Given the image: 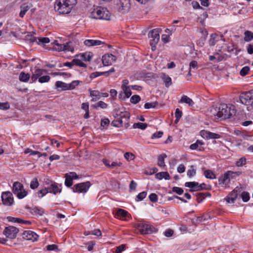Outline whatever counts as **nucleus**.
<instances>
[{"mask_svg":"<svg viewBox=\"0 0 253 253\" xmlns=\"http://www.w3.org/2000/svg\"><path fill=\"white\" fill-rule=\"evenodd\" d=\"M88 91L90 92V95L92 97H95L97 99L101 98V92L98 90H92L91 89H89Z\"/></svg>","mask_w":253,"mask_h":253,"instance_id":"obj_37","label":"nucleus"},{"mask_svg":"<svg viewBox=\"0 0 253 253\" xmlns=\"http://www.w3.org/2000/svg\"><path fill=\"white\" fill-rule=\"evenodd\" d=\"M111 125L115 127H121L123 126V120L119 117L112 122Z\"/></svg>","mask_w":253,"mask_h":253,"instance_id":"obj_31","label":"nucleus"},{"mask_svg":"<svg viewBox=\"0 0 253 253\" xmlns=\"http://www.w3.org/2000/svg\"><path fill=\"white\" fill-rule=\"evenodd\" d=\"M8 221L9 222H17L24 224H31V222L28 220H24L21 218L13 217L12 216H8L7 217Z\"/></svg>","mask_w":253,"mask_h":253,"instance_id":"obj_19","label":"nucleus"},{"mask_svg":"<svg viewBox=\"0 0 253 253\" xmlns=\"http://www.w3.org/2000/svg\"><path fill=\"white\" fill-rule=\"evenodd\" d=\"M219 40L218 35L216 34H212L211 36V38L209 41V44L211 46H213L215 45L216 42Z\"/></svg>","mask_w":253,"mask_h":253,"instance_id":"obj_28","label":"nucleus"},{"mask_svg":"<svg viewBox=\"0 0 253 253\" xmlns=\"http://www.w3.org/2000/svg\"><path fill=\"white\" fill-rule=\"evenodd\" d=\"M241 198L244 202H247L250 200V194L248 192L244 191L241 194Z\"/></svg>","mask_w":253,"mask_h":253,"instance_id":"obj_44","label":"nucleus"},{"mask_svg":"<svg viewBox=\"0 0 253 253\" xmlns=\"http://www.w3.org/2000/svg\"><path fill=\"white\" fill-rule=\"evenodd\" d=\"M219 109L220 111L218 114V118H222L223 119L230 118L235 115L236 110L235 107L232 105H229V106L227 104H220L219 106Z\"/></svg>","mask_w":253,"mask_h":253,"instance_id":"obj_3","label":"nucleus"},{"mask_svg":"<svg viewBox=\"0 0 253 253\" xmlns=\"http://www.w3.org/2000/svg\"><path fill=\"white\" fill-rule=\"evenodd\" d=\"M247 50L249 54H253V44H249L247 46Z\"/></svg>","mask_w":253,"mask_h":253,"instance_id":"obj_64","label":"nucleus"},{"mask_svg":"<svg viewBox=\"0 0 253 253\" xmlns=\"http://www.w3.org/2000/svg\"><path fill=\"white\" fill-rule=\"evenodd\" d=\"M162 79L165 83V85L167 87H169L172 84L171 78L166 74H163Z\"/></svg>","mask_w":253,"mask_h":253,"instance_id":"obj_29","label":"nucleus"},{"mask_svg":"<svg viewBox=\"0 0 253 253\" xmlns=\"http://www.w3.org/2000/svg\"><path fill=\"white\" fill-rule=\"evenodd\" d=\"M50 79V77L48 75L43 76L39 78V82L40 83H44L48 82Z\"/></svg>","mask_w":253,"mask_h":253,"instance_id":"obj_47","label":"nucleus"},{"mask_svg":"<svg viewBox=\"0 0 253 253\" xmlns=\"http://www.w3.org/2000/svg\"><path fill=\"white\" fill-rule=\"evenodd\" d=\"M179 103H185L188 104L190 106H193L194 104V101L186 95H183Z\"/></svg>","mask_w":253,"mask_h":253,"instance_id":"obj_22","label":"nucleus"},{"mask_svg":"<svg viewBox=\"0 0 253 253\" xmlns=\"http://www.w3.org/2000/svg\"><path fill=\"white\" fill-rule=\"evenodd\" d=\"M136 228L141 234H150L158 231V229L154 226L145 223L137 224Z\"/></svg>","mask_w":253,"mask_h":253,"instance_id":"obj_5","label":"nucleus"},{"mask_svg":"<svg viewBox=\"0 0 253 253\" xmlns=\"http://www.w3.org/2000/svg\"><path fill=\"white\" fill-rule=\"evenodd\" d=\"M39 185V183L37 178L33 179L30 183V188L32 189L37 188Z\"/></svg>","mask_w":253,"mask_h":253,"instance_id":"obj_45","label":"nucleus"},{"mask_svg":"<svg viewBox=\"0 0 253 253\" xmlns=\"http://www.w3.org/2000/svg\"><path fill=\"white\" fill-rule=\"evenodd\" d=\"M115 217L120 219L126 220L127 218H129V214L128 212L122 209H118L117 211Z\"/></svg>","mask_w":253,"mask_h":253,"instance_id":"obj_16","label":"nucleus"},{"mask_svg":"<svg viewBox=\"0 0 253 253\" xmlns=\"http://www.w3.org/2000/svg\"><path fill=\"white\" fill-rule=\"evenodd\" d=\"M253 39V33L249 31L245 32L244 40L246 42H250Z\"/></svg>","mask_w":253,"mask_h":253,"instance_id":"obj_35","label":"nucleus"},{"mask_svg":"<svg viewBox=\"0 0 253 253\" xmlns=\"http://www.w3.org/2000/svg\"><path fill=\"white\" fill-rule=\"evenodd\" d=\"M80 82L78 80H75L72 82L70 84H68V87L69 90H72L76 88L77 86Z\"/></svg>","mask_w":253,"mask_h":253,"instance_id":"obj_42","label":"nucleus"},{"mask_svg":"<svg viewBox=\"0 0 253 253\" xmlns=\"http://www.w3.org/2000/svg\"><path fill=\"white\" fill-rule=\"evenodd\" d=\"M140 100V97L137 95H133L130 99V101L131 103L136 104Z\"/></svg>","mask_w":253,"mask_h":253,"instance_id":"obj_49","label":"nucleus"},{"mask_svg":"<svg viewBox=\"0 0 253 253\" xmlns=\"http://www.w3.org/2000/svg\"><path fill=\"white\" fill-rule=\"evenodd\" d=\"M211 112L213 116L218 117V114L220 113L219 106H212L211 108Z\"/></svg>","mask_w":253,"mask_h":253,"instance_id":"obj_38","label":"nucleus"},{"mask_svg":"<svg viewBox=\"0 0 253 253\" xmlns=\"http://www.w3.org/2000/svg\"><path fill=\"white\" fill-rule=\"evenodd\" d=\"M147 195V192L146 191H143L139 193L136 198V201H140L143 200Z\"/></svg>","mask_w":253,"mask_h":253,"instance_id":"obj_46","label":"nucleus"},{"mask_svg":"<svg viewBox=\"0 0 253 253\" xmlns=\"http://www.w3.org/2000/svg\"><path fill=\"white\" fill-rule=\"evenodd\" d=\"M116 57L112 54H106L102 57V63L104 66H109L116 60Z\"/></svg>","mask_w":253,"mask_h":253,"instance_id":"obj_13","label":"nucleus"},{"mask_svg":"<svg viewBox=\"0 0 253 253\" xmlns=\"http://www.w3.org/2000/svg\"><path fill=\"white\" fill-rule=\"evenodd\" d=\"M12 192L17 197L21 199L26 197L28 192L24 189L23 185L18 181L14 182L12 186Z\"/></svg>","mask_w":253,"mask_h":253,"instance_id":"obj_4","label":"nucleus"},{"mask_svg":"<svg viewBox=\"0 0 253 253\" xmlns=\"http://www.w3.org/2000/svg\"><path fill=\"white\" fill-rule=\"evenodd\" d=\"M253 97V89L249 91L243 92L239 97L240 102L245 105L251 104L252 106V100Z\"/></svg>","mask_w":253,"mask_h":253,"instance_id":"obj_6","label":"nucleus"},{"mask_svg":"<svg viewBox=\"0 0 253 253\" xmlns=\"http://www.w3.org/2000/svg\"><path fill=\"white\" fill-rule=\"evenodd\" d=\"M242 187L238 186L236 187L230 193L229 195L225 198V200L227 203H234V201L237 198L238 194L242 191Z\"/></svg>","mask_w":253,"mask_h":253,"instance_id":"obj_11","label":"nucleus"},{"mask_svg":"<svg viewBox=\"0 0 253 253\" xmlns=\"http://www.w3.org/2000/svg\"><path fill=\"white\" fill-rule=\"evenodd\" d=\"M250 68L249 66H245L241 70L240 74L241 76H245L248 74Z\"/></svg>","mask_w":253,"mask_h":253,"instance_id":"obj_43","label":"nucleus"},{"mask_svg":"<svg viewBox=\"0 0 253 253\" xmlns=\"http://www.w3.org/2000/svg\"><path fill=\"white\" fill-rule=\"evenodd\" d=\"M246 164V159L245 158L242 157L240 158L236 162V166L237 167H242Z\"/></svg>","mask_w":253,"mask_h":253,"instance_id":"obj_53","label":"nucleus"},{"mask_svg":"<svg viewBox=\"0 0 253 253\" xmlns=\"http://www.w3.org/2000/svg\"><path fill=\"white\" fill-rule=\"evenodd\" d=\"M111 13L106 8L97 6L90 12L89 17L96 19L110 20Z\"/></svg>","mask_w":253,"mask_h":253,"instance_id":"obj_2","label":"nucleus"},{"mask_svg":"<svg viewBox=\"0 0 253 253\" xmlns=\"http://www.w3.org/2000/svg\"><path fill=\"white\" fill-rule=\"evenodd\" d=\"M158 171V169L156 168L152 169H149L145 170V173L146 175H152L155 173H156Z\"/></svg>","mask_w":253,"mask_h":253,"instance_id":"obj_56","label":"nucleus"},{"mask_svg":"<svg viewBox=\"0 0 253 253\" xmlns=\"http://www.w3.org/2000/svg\"><path fill=\"white\" fill-rule=\"evenodd\" d=\"M187 174L189 177H191L195 175L196 170L194 169L193 166L190 167V169L188 170Z\"/></svg>","mask_w":253,"mask_h":253,"instance_id":"obj_50","label":"nucleus"},{"mask_svg":"<svg viewBox=\"0 0 253 253\" xmlns=\"http://www.w3.org/2000/svg\"><path fill=\"white\" fill-rule=\"evenodd\" d=\"M50 42L48 38H40L38 39V42H37V43L41 45H45L46 43H49Z\"/></svg>","mask_w":253,"mask_h":253,"instance_id":"obj_34","label":"nucleus"},{"mask_svg":"<svg viewBox=\"0 0 253 253\" xmlns=\"http://www.w3.org/2000/svg\"><path fill=\"white\" fill-rule=\"evenodd\" d=\"M61 185H59L58 187L57 183L55 182H51V184L47 187L48 193H52L56 195L57 193L61 192Z\"/></svg>","mask_w":253,"mask_h":253,"instance_id":"obj_15","label":"nucleus"},{"mask_svg":"<svg viewBox=\"0 0 253 253\" xmlns=\"http://www.w3.org/2000/svg\"><path fill=\"white\" fill-rule=\"evenodd\" d=\"M158 104L157 102L146 103L144 105V108L146 109H150L151 108H155Z\"/></svg>","mask_w":253,"mask_h":253,"instance_id":"obj_48","label":"nucleus"},{"mask_svg":"<svg viewBox=\"0 0 253 253\" xmlns=\"http://www.w3.org/2000/svg\"><path fill=\"white\" fill-rule=\"evenodd\" d=\"M204 175L207 178L211 179L216 178L215 174L210 169L206 170L204 171Z\"/></svg>","mask_w":253,"mask_h":253,"instance_id":"obj_30","label":"nucleus"},{"mask_svg":"<svg viewBox=\"0 0 253 253\" xmlns=\"http://www.w3.org/2000/svg\"><path fill=\"white\" fill-rule=\"evenodd\" d=\"M149 200L153 202H157L158 201V196L155 193H152L149 196Z\"/></svg>","mask_w":253,"mask_h":253,"instance_id":"obj_61","label":"nucleus"},{"mask_svg":"<svg viewBox=\"0 0 253 253\" xmlns=\"http://www.w3.org/2000/svg\"><path fill=\"white\" fill-rule=\"evenodd\" d=\"M120 118H121L122 120L123 119H125L127 121L130 118V114L127 111L125 112H120L119 113Z\"/></svg>","mask_w":253,"mask_h":253,"instance_id":"obj_39","label":"nucleus"},{"mask_svg":"<svg viewBox=\"0 0 253 253\" xmlns=\"http://www.w3.org/2000/svg\"><path fill=\"white\" fill-rule=\"evenodd\" d=\"M31 6H29L27 3H24L20 6V12L19 13V16L21 18H23L25 15L26 13L29 10Z\"/></svg>","mask_w":253,"mask_h":253,"instance_id":"obj_20","label":"nucleus"},{"mask_svg":"<svg viewBox=\"0 0 253 253\" xmlns=\"http://www.w3.org/2000/svg\"><path fill=\"white\" fill-rule=\"evenodd\" d=\"M147 126V124L146 123H134L133 125V127L134 128H139L142 130L145 129Z\"/></svg>","mask_w":253,"mask_h":253,"instance_id":"obj_36","label":"nucleus"},{"mask_svg":"<svg viewBox=\"0 0 253 253\" xmlns=\"http://www.w3.org/2000/svg\"><path fill=\"white\" fill-rule=\"evenodd\" d=\"M172 191L179 195L182 194L184 192L183 190L181 188L178 187H173L172 189Z\"/></svg>","mask_w":253,"mask_h":253,"instance_id":"obj_57","label":"nucleus"},{"mask_svg":"<svg viewBox=\"0 0 253 253\" xmlns=\"http://www.w3.org/2000/svg\"><path fill=\"white\" fill-rule=\"evenodd\" d=\"M51 75L53 76H65L67 77H71V76L70 73L65 72H54L51 73Z\"/></svg>","mask_w":253,"mask_h":253,"instance_id":"obj_59","label":"nucleus"},{"mask_svg":"<svg viewBox=\"0 0 253 253\" xmlns=\"http://www.w3.org/2000/svg\"><path fill=\"white\" fill-rule=\"evenodd\" d=\"M104 74H105L104 73V72H95L92 73L90 75L89 77L90 79H92L95 78L98 76H100L101 75H104Z\"/></svg>","mask_w":253,"mask_h":253,"instance_id":"obj_55","label":"nucleus"},{"mask_svg":"<svg viewBox=\"0 0 253 253\" xmlns=\"http://www.w3.org/2000/svg\"><path fill=\"white\" fill-rule=\"evenodd\" d=\"M229 173V172L226 171L223 175L219 176L218 178L219 184H222L225 186L228 185L230 181L228 176Z\"/></svg>","mask_w":253,"mask_h":253,"instance_id":"obj_17","label":"nucleus"},{"mask_svg":"<svg viewBox=\"0 0 253 253\" xmlns=\"http://www.w3.org/2000/svg\"><path fill=\"white\" fill-rule=\"evenodd\" d=\"M63 47H64L65 51L73 52L74 50V48L71 45V42H66Z\"/></svg>","mask_w":253,"mask_h":253,"instance_id":"obj_41","label":"nucleus"},{"mask_svg":"<svg viewBox=\"0 0 253 253\" xmlns=\"http://www.w3.org/2000/svg\"><path fill=\"white\" fill-rule=\"evenodd\" d=\"M196 196H197L196 200L199 203L202 202L205 199L204 194L203 193H197L196 194Z\"/></svg>","mask_w":253,"mask_h":253,"instance_id":"obj_52","label":"nucleus"},{"mask_svg":"<svg viewBox=\"0 0 253 253\" xmlns=\"http://www.w3.org/2000/svg\"><path fill=\"white\" fill-rule=\"evenodd\" d=\"M10 108V105L8 102H0V110H6Z\"/></svg>","mask_w":253,"mask_h":253,"instance_id":"obj_51","label":"nucleus"},{"mask_svg":"<svg viewBox=\"0 0 253 253\" xmlns=\"http://www.w3.org/2000/svg\"><path fill=\"white\" fill-rule=\"evenodd\" d=\"M65 185L68 187H70L73 185L72 178H71L67 174H65Z\"/></svg>","mask_w":253,"mask_h":253,"instance_id":"obj_40","label":"nucleus"},{"mask_svg":"<svg viewBox=\"0 0 253 253\" xmlns=\"http://www.w3.org/2000/svg\"><path fill=\"white\" fill-rule=\"evenodd\" d=\"M126 248V245L122 244L117 247L116 250V253H120L123 252Z\"/></svg>","mask_w":253,"mask_h":253,"instance_id":"obj_63","label":"nucleus"},{"mask_svg":"<svg viewBox=\"0 0 253 253\" xmlns=\"http://www.w3.org/2000/svg\"><path fill=\"white\" fill-rule=\"evenodd\" d=\"M30 78V75L28 73H25L22 72L20 73L19 76V80L22 82L27 83L28 82Z\"/></svg>","mask_w":253,"mask_h":253,"instance_id":"obj_23","label":"nucleus"},{"mask_svg":"<svg viewBox=\"0 0 253 253\" xmlns=\"http://www.w3.org/2000/svg\"><path fill=\"white\" fill-rule=\"evenodd\" d=\"M163 134V131H158V132H156L155 133H154L151 136V138L152 139H154V138H160L162 136Z\"/></svg>","mask_w":253,"mask_h":253,"instance_id":"obj_62","label":"nucleus"},{"mask_svg":"<svg viewBox=\"0 0 253 253\" xmlns=\"http://www.w3.org/2000/svg\"><path fill=\"white\" fill-rule=\"evenodd\" d=\"M55 86L57 88H61V90H69L68 84H66L61 81H57L55 83Z\"/></svg>","mask_w":253,"mask_h":253,"instance_id":"obj_24","label":"nucleus"},{"mask_svg":"<svg viewBox=\"0 0 253 253\" xmlns=\"http://www.w3.org/2000/svg\"><path fill=\"white\" fill-rule=\"evenodd\" d=\"M48 193V189L46 188H45L44 189H42L38 191V194L39 195V198H42L43 197L45 194Z\"/></svg>","mask_w":253,"mask_h":253,"instance_id":"obj_54","label":"nucleus"},{"mask_svg":"<svg viewBox=\"0 0 253 253\" xmlns=\"http://www.w3.org/2000/svg\"><path fill=\"white\" fill-rule=\"evenodd\" d=\"M155 178L159 180H161L163 178H165L166 180H169L170 179V177L168 172L165 171L156 173L155 174Z\"/></svg>","mask_w":253,"mask_h":253,"instance_id":"obj_21","label":"nucleus"},{"mask_svg":"<svg viewBox=\"0 0 253 253\" xmlns=\"http://www.w3.org/2000/svg\"><path fill=\"white\" fill-rule=\"evenodd\" d=\"M198 67V62L195 60H192L189 64V69H197Z\"/></svg>","mask_w":253,"mask_h":253,"instance_id":"obj_58","label":"nucleus"},{"mask_svg":"<svg viewBox=\"0 0 253 253\" xmlns=\"http://www.w3.org/2000/svg\"><path fill=\"white\" fill-rule=\"evenodd\" d=\"M2 204L6 206H10L14 203V198L12 193L9 191L3 192L1 195Z\"/></svg>","mask_w":253,"mask_h":253,"instance_id":"obj_9","label":"nucleus"},{"mask_svg":"<svg viewBox=\"0 0 253 253\" xmlns=\"http://www.w3.org/2000/svg\"><path fill=\"white\" fill-rule=\"evenodd\" d=\"M167 157V156L166 154H162L159 156L158 158V165L159 167H164L166 166L165 163V158Z\"/></svg>","mask_w":253,"mask_h":253,"instance_id":"obj_25","label":"nucleus"},{"mask_svg":"<svg viewBox=\"0 0 253 253\" xmlns=\"http://www.w3.org/2000/svg\"><path fill=\"white\" fill-rule=\"evenodd\" d=\"M19 232V229L13 226L6 227L3 230V234L6 238L10 239H14L16 237L17 234Z\"/></svg>","mask_w":253,"mask_h":253,"instance_id":"obj_8","label":"nucleus"},{"mask_svg":"<svg viewBox=\"0 0 253 253\" xmlns=\"http://www.w3.org/2000/svg\"><path fill=\"white\" fill-rule=\"evenodd\" d=\"M204 144V142L199 140H197L196 143L192 144L190 146V148L192 150H198L199 151H202V149L201 147L199 148V145H202Z\"/></svg>","mask_w":253,"mask_h":253,"instance_id":"obj_26","label":"nucleus"},{"mask_svg":"<svg viewBox=\"0 0 253 253\" xmlns=\"http://www.w3.org/2000/svg\"><path fill=\"white\" fill-rule=\"evenodd\" d=\"M73 65H76L81 67H86V65L83 63L81 60L78 59H74L72 60Z\"/></svg>","mask_w":253,"mask_h":253,"instance_id":"obj_32","label":"nucleus"},{"mask_svg":"<svg viewBox=\"0 0 253 253\" xmlns=\"http://www.w3.org/2000/svg\"><path fill=\"white\" fill-rule=\"evenodd\" d=\"M30 212L32 214L42 215L44 213V211L43 209L38 207H35L32 209V211H30Z\"/></svg>","mask_w":253,"mask_h":253,"instance_id":"obj_27","label":"nucleus"},{"mask_svg":"<svg viewBox=\"0 0 253 253\" xmlns=\"http://www.w3.org/2000/svg\"><path fill=\"white\" fill-rule=\"evenodd\" d=\"M200 133L203 138L207 139H218L221 137V135L219 134L211 132L206 130H201Z\"/></svg>","mask_w":253,"mask_h":253,"instance_id":"obj_12","label":"nucleus"},{"mask_svg":"<svg viewBox=\"0 0 253 253\" xmlns=\"http://www.w3.org/2000/svg\"><path fill=\"white\" fill-rule=\"evenodd\" d=\"M124 157L127 161L133 160L134 158V155L132 153L129 152H126L124 154Z\"/></svg>","mask_w":253,"mask_h":253,"instance_id":"obj_60","label":"nucleus"},{"mask_svg":"<svg viewBox=\"0 0 253 253\" xmlns=\"http://www.w3.org/2000/svg\"><path fill=\"white\" fill-rule=\"evenodd\" d=\"M198 186V182H187L185 183V186L190 188L189 192H193V189L194 186Z\"/></svg>","mask_w":253,"mask_h":253,"instance_id":"obj_33","label":"nucleus"},{"mask_svg":"<svg viewBox=\"0 0 253 253\" xmlns=\"http://www.w3.org/2000/svg\"><path fill=\"white\" fill-rule=\"evenodd\" d=\"M104 43V42L100 40H85L84 41V44L87 46H94L96 45H99L101 44Z\"/></svg>","mask_w":253,"mask_h":253,"instance_id":"obj_18","label":"nucleus"},{"mask_svg":"<svg viewBox=\"0 0 253 253\" xmlns=\"http://www.w3.org/2000/svg\"><path fill=\"white\" fill-rule=\"evenodd\" d=\"M76 3L77 0H56L54 8L60 14H68Z\"/></svg>","mask_w":253,"mask_h":253,"instance_id":"obj_1","label":"nucleus"},{"mask_svg":"<svg viewBox=\"0 0 253 253\" xmlns=\"http://www.w3.org/2000/svg\"><path fill=\"white\" fill-rule=\"evenodd\" d=\"M91 184L89 181L82 182L74 185L72 187V189L74 192L77 193H86L91 186Z\"/></svg>","mask_w":253,"mask_h":253,"instance_id":"obj_7","label":"nucleus"},{"mask_svg":"<svg viewBox=\"0 0 253 253\" xmlns=\"http://www.w3.org/2000/svg\"><path fill=\"white\" fill-rule=\"evenodd\" d=\"M23 238L33 242L37 241L39 236L34 232L28 230L25 231L22 234Z\"/></svg>","mask_w":253,"mask_h":253,"instance_id":"obj_14","label":"nucleus"},{"mask_svg":"<svg viewBox=\"0 0 253 253\" xmlns=\"http://www.w3.org/2000/svg\"><path fill=\"white\" fill-rule=\"evenodd\" d=\"M148 37L150 38V44L153 46L156 45L160 40L159 31L158 29H155L149 32Z\"/></svg>","mask_w":253,"mask_h":253,"instance_id":"obj_10","label":"nucleus"}]
</instances>
